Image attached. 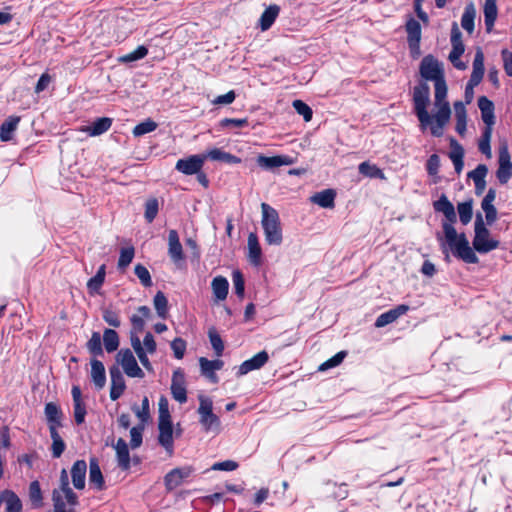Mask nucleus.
Instances as JSON below:
<instances>
[{
	"label": "nucleus",
	"mask_w": 512,
	"mask_h": 512,
	"mask_svg": "<svg viewBox=\"0 0 512 512\" xmlns=\"http://www.w3.org/2000/svg\"><path fill=\"white\" fill-rule=\"evenodd\" d=\"M447 84L445 78L434 82V104L437 112L431 116L427 111L430 103V87L426 82H421L413 89L414 111L420 123V128L425 131L428 127L435 137L443 135V129L451 117L449 102L446 101Z\"/></svg>",
	"instance_id": "f257e3e1"
},
{
	"label": "nucleus",
	"mask_w": 512,
	"mask_h": 512,
	"mask_svg": "<svg viewBox=\"0 0 512 512\" xmlns=\"http://www.w3.org/2000/svg\"><path fill=\"white\" fill-rule=\"evenodd\" d=\"M436 212L442 213L446 221L443 222L442 228L445 236V243L449 246L454 256L469 264L478 263L479 259L473 249L469 246V242L465 234H457L453 224L457 220L455 208L448 200L445 194L433 203Z\"/></svg>",
	"instance_id": "f03ea898"
},
{
	"label": "nucleus",
	"mask_w": 512,
	"mask_h": 512,
	"mask_svg": "<svg viewBox=\"0 0 512 512\" xmlns=\"http://www.w3.org/2000/svg\"><path fill=\"white\" fill-rule=\"evenodd\" d=\"M60 484L52 491L54 512H76L79 504L77 494L72 490L66 469L60 472Z\"/></svg>",
	"instance_id": "7ed1b4c3"
},
{
	"label": "nucleus",
	"mask_w": 512,
	"mask_h": 512,
	"mask_svg": "<svg viewBox=\"0 0 512 512\" xmlns=\"http://www.w3.org/2000/svg\"><path fill=\"white\" fill-rule=\"evenodd\" d=\"M261 212L265 241L269 245L279 246L283 241V235L278 211L269 204L262 203Z\"/></svg>",
	"instance_id": "20e7f679"
},
{
	"label": "nucleus",
	"mask_w": 512,
	"mask_h": 512,
	"mask_svg": "<svg viewBox=\"0 0 512 512\" xmlns=\"http://www.w3.org/2000/svg\"><path fill=\"white\" fill-rule=\"evenodd\" d=\"M199 423L205 432L219 433L221 430L220 418L213 413V402L209 397L199 396Z\"/></svg>",
	"instance_id": "39448f33"
},
{
	"label": "nucleus",
	"mask_w": 512,
	"mask_h": 512,
	"mask_svg": "<svg viewBox=\"0 0 512 512\" xmlns=\"http://www.w3.org/2000/svg\"><path fill=\"white\" fill-rule=\"evenodd\" d=\"M499 246V241L490 238V232L485 227L481 214H477L475 220L474 249L481 253H488Z\"/></svg>",
	"instance_id": "423d86ee"
},
{
	"label": "nucleus",
	"mask_w": 512,
	"mask_h": 512,
	"mask_svg": "<svg viewBox=\"0 0 512 512\" xmlns=\"http://www.w3.org/2000/svg\"><path fill=\"white\" fill-rule=\"evenodd\" d=\"M419 72L426 81L435 82L445 78L443 64L431 54L423 57L420 62Z\"/></svg>",
	"instance_id": "0eeeda50"
},
{
	"label": "nucleus",
	"mask_w": 512,
	"mask_h": 512,
	"mask_svg": "<svg viewBox=\"0 0 512 512\" xmlns=\"http://www.w3.org/2000/svg\"><path fill=\"white\" fill-rule=\"evenodd\" d=\"M498 152L499 166L496 172V176L501 184H505L512 176V162L506 141L500 142Z\"/></svg>",
	"instance_id": "6e6552de"
},
{
	"label": "nucleus",
	"mask_w": 512,
	"mask_h": 512,
	"mask_svg": "<svg viewBox=\"0 0 512 512\" xmlns=\"http://www.w3.org/2000/svg\"><path fill=\"white\" fill-rule=\"evenodd\" d=\"M117 362L122 366L127 376L132 378H143L144 372L139 367L130 349H121L116 356Z\"/></svg>",
	"instance_id": "1a4fd4ad"
},
{
	"label": "nucleus",
	"mask_w": 512,
	"mask_h": 512,
	"mask_svg": "<svg viewBox=\"0 0 512 512\" xmlns=\"http://www.w3.org/2000/svg\"><path fill=\"white\" fill-rule=\"evenodd\" d=\"M205 156L203 154L191 155L187 158H181L176 162L175 169L184 175H195L202 170Z\"/></svg>",
	"instance_id": "9d476101"
},
{
	"label": "nucleus",
	"mask_w": 512,
	"mask_h": 512,
	"mask_svg": "<svg viewBox=\"0 0 512 512\" xmlns=\"http://www.w3.org/2000/svg\"><path fill=\"white\" fill-rule=\"evenodd\" d=\"M158 443L165 449L169 456L174 453L173 424L171 419L158 420Z\"/></svg>",
	"instance_id": "9b49d317"
},
{
	"label": "nucleus",
	"mask_w": 512,
	"mask_h": 512,
	"mask_svg": "<svg viewBox=\"0 0 512 512\" xmlns=\"http://www.w3.org/2000/svg\"><path fill=\"white\" fill-rule=\"evenodd\" d=\"M171 393L173 398L180 404H183L187 401L185 374L180 368L173 372L171 381Z\"/></svg>",
	"instance_id": "f8f14e48"
},
{
	"label": "nucleus",
	"mask_w": 512,
	"mask_h": 512,
	"mask_svg": "<svg viewBox=\"0 0 512 512\" xmlns=\"http://www.w3.org/2000/svg\"><path fill=\"white\" fill-rule=\"evenodd\" d=\"M192 472L193 469L189 466L171 470L164 479L167 490L171 491L180 486L186 478L190 477Z\"/></svg>",
	"instance_id": "ddd939ff"
},
{
	"label": "nucleus",
	"mask_w": 512,
	"mask_h": 512,
	"mask_svg": "<svg viewBox=\"0 0 512 512\" xmlns=\"http://www.w3.org/2000/svg\"><path fill=\"white\" fill-rule=\"evenodd\" d=\"M269 359V355L266 351H260L252 358L244 361L238 368L237 376H243L250 371L260 369L263 367Z\"/></svg>",
	"instance_id": "4468645a"
},
{
	"label": "nucleus",
	"mask_w": 512,
	"mask_h": 512,
	"mask_svg": "<svg viewBox=\"0 0 512 512\" xmlns=\"http://www.w3.org/2000/svg\"><path fill=\"white\" fill-rule=\"evenodd\" d=\"M109 372L111 378L110 398L115 401L123 394L126 384L118 366H112Z\"/></svg>",
	"instance_id": "2eb2a0df"
},
{
	"label": "nucleus",
	"mask_w": 512,
	"mask_h": 512,
	"mask_svg": "<svg viewBox=\"0 0 512 512\" xmlns=\"http://www.w3.org/2000/svg\"><path fill=\"white\" fill-rule=\"evenodd\" d=\"M409 310V306L405 304H401L396 306L393 309H390L382 314H380L376 321H375V327L381 328L388 324H391L395 322L399 317L406 314Z\"/></svg>",
	"instance_id": "dca6fc26"
},
{
	"label": "nucleus",
	"mask_w": 512,
	"mask_h": 512,
	"mask_svg": "<svg viewBox=\"0 0 512 512\" xmlns=\"http://www.w3.org/2000/svg\"><path fill=\"white\" fill-rule=\"evenodd\" d=\"M450 41L452 45V50L449 53V60H458L464 53L465 46L462 41V33L456 22L452 23Z\"/></svg>",
	"instance_id": "f3484780"
},
{
	"label": "nucleus",
	"mask_w": 512,
	"mask_h": 512,
	"mask_svg": "<svg viewBox=\"0 0 512 512\" xmlns=\"http://www.w3.org/2000/svg\"><path fill=\"white\" fill-rule=\"evenodd\" d=\"M87 464L84 460H77L71 467L70 474L75 489L83 490L86 483Z\"/></svg>",
	"instance_id": "a211bd4d"
},
{
	"label": "nucleus",
	"mask_w": 512,
	"mask_h": 512,
	"mask_svg": "<svg viewBox=\"0 0 512 512\" xmlns=\"http://www.w3.org/2000/svg\"><path fill=\"white\" fill-rule=\"evenodd\" d=\"M478 107L481 111V118L485 125L493 126L495 124L494 103L486 96L478 98Z\"/></svg>",
	"instance_id": "6ab92c4d"
},
{
	"label": "nucleus",
	"mask_w": 512,
	"mask_h": 512,
	"mask_svg": "<svg viewBox=\"0 0 512 512\" xmlns=\"http://www.w3.org/2000/svg\"><path fill=\"white\" fill-rule=\"evenodd\" d=\"M168 254L174 262L183 260L184 254L179 235L176 230H170L168 234Z\"/></svg>",
	"instance_id": "aec40b11"
},
{
	"label": "nucleus",
	"mask_w": 512,
	"mask_h": 512,
	"mask_svg": "<svg viewBox=\"0 0 512 512\" xmlns=\"http://www.w3.org/2000/svg\"><path fill=\"white\" fill-rule=\"evenodd\" d=\"M116 457L118 466L123 470L127 471L130 466V454L128 444L123 438H119L115 445Z\"/></svg>",
	"instance_id": "412c9836"
},
{
	"label": "nucleus",
	"mask_w": 512,
	"mask_h": 512,
	"mask_svg": "<svg viewBox=\"0 0 512 512\" xmlns=\"http://www.w3.org/2000/svg\"><path fill=\"white\" fill-rule=\"evenodd\" d=\"M248 259L254 266H259L262 261V250L255 233L248 235Z\"/></svg>",
	"instance_id": "4be33fe9"
},
{
	"label": "nucleus",
	"mask_w": 512,
	"mask_h": 512,
	"mask_svg": "<svg viewBox=\"0 0 512 512\" xmlns=\"http://www.w3.org/2000/svg\"><path fill=\"white\" fill-rule=\"evenodd\" d=\"M205 159H210L212 161H220L227 164H240L242 162L241 158L223 151L220 148H213L204 153Z\"/></svg>",
	"instance_id": "5701e85b"
},
{
	"label": "nucleus",
	"mask_w": 512,
	"mask_h": 512,
	"mask_svg": "<svg viewBox=\"0 0 512 512\" xmlns=\"http://www.w3.org/2000/svg\"><path fill=\"white\" fill-rule=\"evenodd\" d=\"M450 147L449 158L453 162L455 172L460 174L464 167V149L454 138L450 139Z\"/></svg>",
	"instance_id": "b1692460"
},
{
	"label": "nucleus",
	"mask_w": 512,
	"mask_h": 512,
	"mask_svg": "<svg viewBox=\"0 0 512 512\" xmlns=\"http://www.w3.org/2000/svg\"><path fill=\"white\" fill-rule=\"evenodd\" d=\"M44 413L47 419L49 431H51V427L54 429H58V427L62 426V412L57 404L53 402H49L45 405Z\"/></svg>",
	"instance_id": "393cba45"
},
{
	"label": "nucleus",
	"mask_w": 512,
	"mask_h": 512,
	"mask_svg": "<svg viewBox=\"0 0 512 512\" xmlns=\"http://www.w3.org/2000/svg\"><path fill=\"white\" fill-rule=\"evenodd\" d=\"M336 192L333 189H326L315 193L310 201L322 208H333L335 206Z\"/></svg>",
	"instance_id": "a878e982"
},
{
	"label": "nucleus",
	"mask_w": 512,
	"mask_h": 512,
	"mask_svg": "<svg viewBox=\"0 0 512 512\" xmlns=\"http://www.w3.org/2000/svg\"><path fill=\"white\" fill-rule=\"evenodd\" d=\"M112 126V119L109 117L97 118L91 125L82 128L83 132L88 133L90 136H99L107 132Z\"/></svg>",
	"instance_id": "bb28decb"
},
{
	"label": "nucleus",
	"mask_w": 512,
	"mask_h": 512,
	"mask_svg": "<svg viewBox=\"0 0 512 512\" xmlns=\"http://www.w3.org/2000/svg\"><path fill=\"white\" fill-rule=\"evenodd\" d=\"M290 163H291V161L286 156L268 157V156H264V155H259L257 158V164L261 168L266 169V170H273L275 168H278V167H281L284 165H289Z\"/></svg>",
	"instance_id": "cd10ccee"
},
{
	"label": "nucleus",
	"mask_w": 512,
	"mask_h": 512,
	"mask_svg": "<svg viewBox=\"0 0 512 512\" xmlns=\"http://www.w3.org/2000/svg\"><path fill=\"white\" fill-rule=\"evenodd\" d=\"M89 483L99 491L103 490L105 487L104 477L102 475L98 460L96 458L90 459Z\"/></svg>",
	"instance_id": "c85d7f7f"
},
{
	"label": "nucleus",
	"mask_w": 512,
	"mask_h": 512,
	"mask_svg": "<svg viewBox=\"0 0 512 512\" xmlns=\"http://www.w3.org/2000/svg\"><path fill=\"white\" fill-rule=\"evenodd\" d=\"M483 13L485 28L489 33L492 31L498 15L496 0H485Z\"/></svg>",
	"instance_id": "c756f323"
},
{
	"label": "nucleus",
	"mask_w": 512,
	"mask_h": 512,
	"mask_svg": "<svg viewBox=\"0 0 512 512\" xmlns=\"http://www.w3.org/2000/svg\"><path fill=\"white\" fill-rule=\"evenodd\" d=\"M151 315V310L148 306H140L137 309V313L133 314L130 318L133 332L141 333L145 327V320Z\"/></svg>",
	"instance_id": "7c9ffc66"
},
{
	"label": "nucleus",
	"mask_w": 512,
	"mask_h": 512,
	"mask_svg": "<svg viewBox=\"0 0 512 512\" xmlns=\"http://www.w3.org/2000/svg\"><path fill=\"white\" fill-rule=\"evenodd\" d=\"M91 379L97 389H102L106 383L105 367L97 359L91 361Z\"/></svg>",
	"instance_id": "2f4dec72"
},
{
	"label": "nucleus",
	"mask_w": 512,
	"mask_h": 512,
	"mask_svg": "<svg viewBox=\"0 0 512 512\" xmlns=\"http://www.w3.org/2000/svg\"><path fill=\"white\" fill-rule=\"evenodd\" d=\"M484 53L481 48H477L472 64V73L470 79L473 82H481L484 76Z\"/></svg>",
	"instance_id": "473e14b6"
},
{
	"label": "nucleus",
	"mask_w": 512,
	"mask_h": 512,
	"mask_svg": "<svg viewBox=\"0 0 512 512\" xmlns=\"http://www.w3.org/2000/svg\"><path fill=\"white\" fill-rule=\"evenodd\" d=\"M454 111L456 118L455 130L463 136L467 127V113L463 102L457 101L454 103Z\"/></svg>",
	"instance_id": "72a5a7b5"
},
{
	"label": "nucleus",
	"mask_w": 512,
	"mask_h": 512,
	"mask_svg": "<svg viewBox=\"0 0 512 512\" xmlns=\"http://www.w3.org/2000/svg\"><path fill=\"white\" fill-rule=\"evenodd\" d=\"M213 294L218 301H223L227 298L229 290V282L223 276H217L211 283Z\"/></svg>",
	"instance_id": "f704fd0d"
},
{
	"label": "nucleus",
	"mask_w": 512,
	"mask_h": 512,
	"mask_svg": "<svg viewBox=\"0 0 512 512\" xmlns=\"http://www.w3.org/2000/svg\"><path fill=\"white\" fill-rule=\"evenodd\" d=\"M279 12L280 7L275 4L270 5L264 10L260 17V28L262 31L268 30L273 25L279 15Z\"/></svg>",
	"instance_id": "c9c22d12"
},
{
	"label": "nucleus",
	"mask_w": 512,
	"mask_h": 512,
	"mask_svg": "<svg viewBox=\"0 0 512 512\" xmlns=\"http://www.w3.org/2000/svg\"><path fill=\"white\" fill-rule=\"evenodd\" d=\"M20 122L19 116H9L0 126V138L2 141L12 139V134Z\"/></svg>",
	"instance_id": "e433bc0d"
},
{
	"label": "nucleus",
	"mask_w": 512,
	"mask_h": 512,
	"mask_svg": "<svg viewBox=\"0 0 512 512\" xmlns=\"http://www.w3.org/2000/svg\"><path fill=\"white\" fill-rule=\"evenodd\" d=\"M476 17V9L473 3H469L466 5L462 18H461V26L464 30H466L469 34L474 31V20Z\"/></svg>",
	"instance_id": "4c0bfd02"
},
{
	"label": "nucleus",
	"mask_w": 512,
	"mask_h": 512,
	"mask_svg": "<svg viewBox=\"0 0 512 512\" xmlns=\"http://www.w3.org/2000/svg\"><path fill=\"white\" fill-rule=\"evenodd\" d=\"M50 437L52 439L51 453L53 458H59L63 454L66 444L56 429L51 427Z\"/></svg>",
	"instance_id": "58836bf2"
},
{
	"label": "nucleus",
	"mask_w": 512,
	"mask_h": 512,
	"mask_svg": "<svg viewBox=\"0 0 512 512\" xmlns=\"http://www.w3.org/2000/svg\"><path fill=\"white\" fill-rule=\"evenodd\" d=\"M103 344L108 353L116 351L119 347L118 333L113 329H105L103 332Z\"/></svg>",
	"instance_id": "ea45409f"
},
{
	"label": "nucleus",
	"mask_w": 512,
	"mask_h": 512,
	"mask_svg": "<svg viewBox=\"0 0 512 512\" xmlns=\"http://www.w3.org/2000/svg\"><path fill=\"white\" fill-rule=\"evenodd\" d=\"M405 30L407 42L421 41V25L416 19L410 17L405 24Z\"/></svg>",
	"instance_id": "a19ab883"
},
{
	"label": "nucleus",
	"mask_w": 512,
	"mask_h": 512,
	"mask_svg": "<svg viewBox=\"0 0 512 512\" xmlns=\"http://www.w3.org/2000/svg\"><path fill=\"white\" fill-rule=\"evenodd\" d=\"M29 499L33 508H41L43 506V495L40 483L35 480L29 485Z\"/></svg>",
	"instance_id": "79ce46f5"
},
{
	"label": "nucleus",
	"mask_w": 512,
	"mask_h": 512,
	"mask_svg": "<svg viewBox=\"0 0 512 512\" xmlns=\"http://www.w3.org/2000/svg\"><path fill=\"white\" fill-rule=\"evenodd\" d=\"M5 512H21L22 503L20 498L12 490H5Z\"/></svg>",
	"instance_id": "37998d69"
},
{
	"label": "nucleus",
	"mask_w": 512,
	"mask_h": 512,
	"mask_svg": "<svg viewBox=\"0 0 512 512\" xmlns=\"http://www.w3.org/2000/svg\"><path fill=\"white\" fill-rule=\"evenodd\" d=\"M208 337L216 356H222L224 351V343L221 336L214 327H211L208 330Z\"/></svg>",
	"instance_id": "c03bdc74"
},
{
	"label": "nucleus",
	"mask_w": 512,
	"mask_h": 512,
	"mask_svg": "<svg viewBox=\"0 0 512 512\" xmlns=\"http://www.w3.org/2000/svg\"><path fill=\"white\" fill-rule=\"evenodd\" d=\"M86 347L88 351L94 356H102V340L99 332H93L91 338L88 340Z\"/></svg>",
	"instance_id": "a18cd8bd"
},
{
	"label": "nucleus",
	"mask_w": 512,
	"mask_h": 512,
	"mask_svg": "<svg viewBox=\"0 0 512 512\" xmlns=\"http://www.w3.org/2000/svg\"><path fill=\"white\" fill-rule=\"evenodd\" d=\"M153 302L158 316L165 319L168 313V300L165 294L161 291H158L154 296Z\"/></svg>",
	"instance_id": "49530a36"
},
{
	"label": "nucleus",
	"mask_w": 512,
	"mask_h": 512,
	"mask_svg": "<svg viewBox=\"0 0 512 512\" xmlns=\"http://www.w3.org/2000/svg\"><path fill=\"white\" fill-rule=\"evenodd\" d=\"M135 256V249L133 246L123 247L120 250V256L118 259V269L124 270L130 265Z\"/></svg>",
	"instance_id": "de8ad7c7"
},
{
	"label": "nucleus",
	"mask_w": 512,
	"mask_h": 512,
	"mask_svg": "<svg viewBox=\"0 0 512 512\" xmlns=\"http://www.w3.org/2000/svg\"><path fill=\"white\" fill-rule=\"evenodd\" d=\"M148 54V49L144 45L138 46L134 51L119 57L120 63H130L143 59Z\"/></svg>",
	"instance_id": "09e8293b"
},
{
	"label": "nucleus",
	"mask_w": 512,
	"mask_h": 512,
	"mask_svg": "<svg viewBox=\"0 0 512 512\" xmlns=\"http://www.w3.org/2000/svg\"><path fill=\"white\" fill-rule=\"evenodd\" d=\"M457 209L461 223L463 225H467L471 221L473 215L472 201L459 203Z\"/></svg>",
	"instance_id": "8fccbe9b"
},
{
	"label": "nucleus",
	"mask_w": 512,
	"mask_h": 512,
	"mask_svg": "<svg viewBox=\"0 0 512 512\" xmlns=\"http://www.w3.org/2000/svg\"><path fill=\"white\" fill-rule=\"evenodd\" d=\"M159 211V202L156 198H150L145 203L144 217L148 223H152Z\"/></svg>",
	"instance_id": "3c124183"
},
{
	"label": "nucleus",
	"mask_w": 512,
	"mask_h": 512,
	"mask_svg": "<svg viewBox=\"0 0 512 512\" xmlns=\"http://www.w3.org/2000/svg\"><path fill=\"white\" fill-rule=\"evenodd\" d=\"M157 123L151 119H147L137 124L133 129V135L135 137L143 136L147 133L153 132L157 128Z\"/></svg>",
	"instance_id": "603ef678"
},
{
	"label": "nucleus",
	"mask_w": 512,
	"mask_h": 512,
	"mask_svg": "<svg viewBox=\"0 0 512 512\" xmlns=\"http://www.w3.org/2000/svg\"><path fill=\"white\" fill-rule=\"evenodd\" d=\"M200 369L202 375L207 377L213 382H217V376L215 374V370L213 368V364L211 363V360H208L205 357H201L199 359Z\"/></svg>",
	"instance_id": "864d4df0"
},
{
	"label": "nucleus",
	"mask_w": 512,
	"mask_h": 512,
	"mask_svg": "<svg viewBox=\"0 0 512 512\" xmlns=\"http://www.w3.org/2000/svg\"><path fill=\"white\" fill-rule=\"evenodd\" d=\"M134 272L144 287L152 286L153 283L150 272L145 266H143L142 264H137L134 268Z\"/></svg>",
	"instance_id": "5fc2aeb1"
},
{
	"label": "nucleus",
	"mask_w": 512,
	"mask_h": 512,
	"mask_svg": "<svg viewBox=\"0 0 512 512\" xmlns=\"http://www.w3.org/2000/svg\"><path fill=\"white\" fill-rule=\"evenodd\" d=\"M232 281L234 286L235 294L243 298L244 297V291H245V282L242 273L239 270H235L232 273Z\"/></svg>",
	"instance_id": "6e6d98bb"
},
{
	"label": "nucleus",
	"mask_w": 512,
	"mask_h": 512,
	"mask_svg": "<svg viewBox=\"0 0 512 512\" xmlns=\"http://www.w3.org/2000/svg\"><path fill=\"white\" fill-rule=\"evenodd\" d=\"M347 355V352L346 351H340L338 352L337 354H335L333 357H331L330 359H328L327 361H325L324 363H322L320 366H319V370L320 371H325V370H328L330 368H334L336 366H338L339 364L342 363V361L344 360V358L346 357Z\"/></svg>",
	"instance_id": "4d7b16f0"
},
{
	"label": "nucleus",
	"mask_w": 512,
	"mask_h": 512,
	"mask_svg": "<svg viewBox=\"0 0 512 512\" xmlns=\"http://www.w3.org/2000/svg\"><path fill=\"white\" fill-rule=\"evenodd\" d=\"M292 105H293V108L296 110V112L299 115L303 116V118L306 122H308L312 119V116H313L312 109L306 103H304L302 100H294Z\"/></svg>",
	"instance_id": "13d9d810"
},
{
	"label": "nucleus",
	"mask_w": 512,
	"mask_h": 512,
	"mask_svg": "<svg viewBox=\"0 0 512 512\" xmlns=\"http://www.w3.org/2000/svg\"><path fill=\"white\" fill-rule=\"evenodd\" d=\"M144 425L134 426L130 430V446L132 449H136L142 444V435H143Z\"/></svg>",
	"instance_id": "bf43d9fd"
},
{
	"label": "nucleus",
	"mask_w": 512,
	"mask_h": 512,
	"mask_svg": "<svg viewBox=\"0 0 512 512\" xmlns=\"http://www.w3.org/2000/svg\"><path fill=\"white\" fill-rule=\"evenodd\" d=\"M358 169H359V173H361L362 175H365V176H369V177H373V178L382 176V171L377 166L371 165L368 162L360 163Z\"/></svg>",
	"instance_id": "052dcab7"
},
{
	"label": "nucleus",
	"mask_w": 512,
	"mask_h": 512,
	"mask_svg": "<svg viewBox=\"0 0 512 512\" xmlns=\"http://www.w3.org/2000/svg\"><path fill=\"white\" fill-rule=\"evenodd\" d=\"M103 320L110 326L118 328L121 325L119 314L111 309H104L102 313Z\"/></svg>",
	"instance_id": "680f3d73"
},
{
	"label": "nucleus",
	"mask_w": 512,
	"mask_h": 512,
	"mask_svg": "<svg viewBox=\"0 0 512 512\" xmlns=\"http://www.w3.org/2000/svg\"><path fill=\"white\" fill-rule=\"evenodd\" d=\"M132 409L142 423H145L149 419V400L147 397H144L142 400L141 408L135 405Z\"/></svg>",
	"instance_id": "e2e57ef3"
},
{
	"label": "nucleus",
	"mask_w": 512,
	"mask_h": 512,
	"mask_svg": "<svg viewBox=\"0 0 512 512\" xmlns=\"http://www.w3.org/2000/svg\"><path fill=\"white\" fill-rule=\"evenodd\" d=\"M488 173V168L485 164H479L474 170L468 173V178H471L474 182L485 181V177Z\"/></svg>",
	"instance_id": "0e129e2a"
},
{
	"label": "nucleus",
	"mask_w": 512,
	"mask_h": 512,
	"mask_svg": "<svg viewBox=\"0 0 512 512\" xmlns=\"http://www.w3.org/2000/svg\"><path fill=\"white\" fill-rule=\"evenodd\" d=\"M440 168V157L437 154H432L426 163L427 173L431 176L438 174Z\"/></svg>",
	"instance_id": "69168bd1"
},
{
	"label": "nucleus",
	"mask_w": 512,
	"mask_h": 512,
	"mask_svg": "<svg viewBox=\"0 0 512 512\" xmlns=\"http://www.w3.org/2000/svg\"><path fill=\"white\" fill-rule=\"evenodd\" d=\"M171 349L177 359H182L186 350V342L181 338H175L171 342Z\"/></svg>",
	"instance_id": "338daca9"
},
{
	"label": "nucleus",
	"mask_w": 512,
	"mask_h": 512,
	"mask_svg": "<svg viewBox=\"0 0 512 512\" xmlns=\"http://www.w3.org/2000/svg\"><path fill=\"white\" fill-rule=\"evenodd\" d=\"M481 208L485 212L486 221L489 225L495 222L497 218V210L493 204L481 203Z\"/></svg>",
	"instance_id": "774afa93"
}]
</instances>
